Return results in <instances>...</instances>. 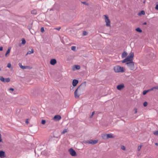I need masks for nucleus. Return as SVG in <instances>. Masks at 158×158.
<instances>
[{"label":"nucleus","mask_w":158,"mask_h":158,"mask_svg":"<svg viewBox=\"0 0 158 158\" xmlns=\"http://www.w3.org/2000/svg\"><path fill=\"white\" fill-rule=\"evenodd\" d=\"M135 30L139 33H141L142 32V30L139 27H137L135 29Z\"/></svg>","instance_id":"nucleus-22"},{"label":"nucleus","mask_w":158,"mask_h":158,"mask_svg":"<svg viewBox=\"0 0 158 158\" xmlns=\"http://www.w3.org/2000/svg\"><path fill=\"white\" fill-rule=\"evenodd\" d=\"M61 118V116L59 115H55L53 118V119L56 121H59L60 120Z\"/></svg>","instance_id":"nucleus-8"},{"label":"nucleus","mask_w":158,"mask_h":158,"mask_svg":"<svg viewBox=\"0 0 158 158\" xmlns=\"http://www.w3.org/2000/svg\"><path fill=\"white\" fill-rule=\"evenodd\" d=\"M0 80L2 82H5V78L2 76H0Z\"/></svg>","instance_id":"nucleus-23"},{"label":"nucleus","mask_w":158,"mask_h":158,"mask_svg":"<svg viewBox=\"0 0 158 158\" xmlns=\"http://www.w3.org/2000/svg\"><path fill=\"white\" fill-rule=\"evenodd\" d=\"M147 90H143V95H146L148 92H147Z\"/></svg>","instance_id":"nucleus-34"},{"label":"nucleus","mask_w":158,"mask_h":158,"mask_svg":"<svg viewBox=\"0 0 158 158\" xmlns=\"http://www.w3.org/2000/svg\"><path fill=\"white\" fill-rule=\"evenodd\" d=\"M81 3L84 4L86 6H88L89 5V4L88 3L86 2H81Z\"/></svg>","instance_id":"nucleus-33"},{"label":"nucleus","mask_w":158,"mask_h":158,"mask_svg":"<svg viewBox=\"0 0 158 158\" xmlns=\"http://www.w3.org/2000/svg\"><path fill=\"white\" fill-rule=\"evenodd\" d=\"M93 139H90L88 140H84L83 141V142L85 143H89V144H91V143H90V142H92V141H93Z\"/></svg>","instance_id":"nucleus-17"},{"label":"nucleus","mask_w":158,"mask_h":158,"mask_svg":"<svg viewBox=\"0 0 158 158\" xmlns=\"http://www.w3.org/2000/svg\"><path fill=\"white\" fill-rule=\"evenodd\" d=\"M53 10V8H52L51 9H50V11H51V10Z\"/></svg>","instance_id":"nucleus-55"},{"label":"nucleus","mask_w":158,"mask_h":158,"mask_svg":"<svg viewBox=\"0 0 158 158\" xmlns=\"http://www.w3.org/2000/svg\"><path fill=\"white\" fill-rule=\"evenodd\" d=\"M5 82H8L10 81V79L9 78H5Z\"/></svg>","instance_id":"nucleus-29"},{"label":"nucleus","mask_w":158,"mask_h":158,"mask_svg":"<svg viewBox=\"0 0 158 158\" xmlns=\"http://www.w3.org/2000/svg\"><path fill=\"white\" fill-rule=\"evenodd\" d=\"M98 140H93V141H92V143L91 142H90L89 143H91V144H95L96 143H98Z\"/></svg>","instance_id":"nucleus-20"},{"label":"nucleus","mask_w":158,"mask_h":158,"mask_svg":"<svg viewBox=\"0 0 158 158\" xmlns=\"http://www.w3.org/2000/svg\"><path fill=\"white\" fill-rule=\"evenodd\" d=\"M79 81L77 79H74L72 81V85L73 87H75L77 86V85L78 84Z\"/></svg>","instance_id":"nucleus-9"},{"label":"nucleus","mask_w":158,"mask_h":158,"mask_svg":"<svg viewBox=\"0 0 158 158\" xmlns=\"http://www.w3.org/2000/svg\"><path fill=\"white\" fill-rule=\"evenodd\" d=\"M150 89L151 91L154 90L155 89H158V86L153 87L152 88Z\"/></svg>","instance_id":"nucleus-24"},{"label":"nucleus","mask_w":158,"mask_h":158,"mask_svg":"<svg viewBox=\"0 0 158 158\" xmlns=\"http://www.w3.org/2000/svg\"><path fill=\"white\" fill-rule=\"evenodd\" d=\"M37 91H36V90H33V91L32 92H31V93L32 94H33V95H34V96H36V93Z\"/></svg>","instance_id":"nucleus-27"},{"label":"nucleus","mask_w":158,"mask_h":158,"mask_svg":"<svg viewBox=\"0 0 158 158\" xmlns=\"http://www.w3.org/2000/svg\"><path fill=\"white\" fill-rule=\"evenodd\" d=\"M134 53L131 52L127 57L122 61V63H127L133 61L134 57Z\"/></svg>","instance_id":"nucleus-2"},{"label":"nucleus","mask_w":158,"mask_h":158,"mask_svg":"<svg viewBox=\"0 0 158 158\" xmlns=\"http://www.w3.org/2000/svg\"><path fill=\"white\" fill-rule=\"evenodd\" d=\"M2 142V140L1 138V134H0V142Z\"/></svg>","instance_id":"nucleus-44"},{"label":"nucleus","mask_w":158,"mask_h":158,"mask_svg":"<svg viewBox=\"0 0 158 158\" xmlns=\"http://www.w3.org/2000/svg\"><path fill=\"white\" fill-rule=\"evenodd\" d=\"M60 28H61V27H58V28H55V29L59 31V30H60Z\"/></svg>","instance_id":"nucleus-46"},{"label":"nucleus","mask_w":158,"mask_h":158,"mask_svg":"<svg viewBox=\"0 0 158 158\" xmlns=\"http://www.w3.org/2000/svg\"><path fill=\"white\" fill-rule=\"evenodd\" d=\"M11 67V64H10V63H8L7 64V67L10 68Z\"/></svg>","instance_id":"nucleus-40"},{"label":"nucleus","mask_w":158,"mask_h":158,"mask_svg":"<svg viewBox=\"0 0 158 158\" xmlns=\"http://www.w3.org/2000/svg\"><path fill=\"white\" fill-rule=\"evenodd\" d=\"M6 157L5 152L2 151H0V157L1 158H3Z\"/></svg>","instance_id":"nucleus-11"},{"label":"nucleus","mask_w":158,"mask_h":158,"mask_svg":"<svg viewBox=\"0 0 158 158\" xmlns=\"http://www.w3.org/2000/svg\"><path fill=\"white\" fill-rule=\"evenodd\" d=\"M126 64L131 70H133L134 69V63L133 61L127 62Z\"/></svg>","instance_id":"nucleus-4"},{"label":"nucleus","mask_w":158,"mask_h":158,"mask_svg":"<svg viewBox=\"0 0 158 158\" xmlns=\"http://www.w3.org/2000/svg\"><path fill=\"white\" fill-rule=\"evenodd\" d=\"M107 137L108 139L109 138H114V136L110 134H107Z\"/></svg>","instance_id":"nucleus-16"},{"label":"nucleus","mask_w":158,"mask_h":158,"mask_svg":"<svg viewBox=\"0 0 158 158\" xmlns=\"http://www.w3.org/2000/svg\"><path fill=\"white\" fill-rule=\"evenodd\" d=\"M148 105V103L147 102H145L143 103V105L144 107H146Z\"/></svg>","instance_id":"nucleus-35"},{"label":"nucleus","mask_w":158,"mask_h":158,"mask_svg":"<svg viewBox=\"0 0 158 158\" xmlns=\"http://www.w3.org/2000/svg\"><path fill=\"white\" fill-rule=\"evenodd\" d=\"M88 34V33L87 32V31H83V35H84V36H85V35H87Z\"/></svg>","instance_id":"nucleus-32"},{"label":"nucleus","mask_w":158,"mask_h":158,"mask_svg":"<svg viewBox=\"0 0 158 158\" xmlns=\"http://www.w3.org/2000/svg\"><path fill=\"white\" fill-rule=\"evenodd\" d=\"M80 66L78 65H75L73 66V70H79L80 69Z\"/></svg>","instance_id":"nucleus-12"},{"label":"nucleus","mask_w":158,"mask_h":158,"mask_svg":"<svg viewBox=\"0 0 158 158\" xmlns=\"http://www.w3.org/2000/svg\"><path fill=\"white\" fill-rule=\"evenodd\" d=\"M32 26V23H30L29 24L28 26H27L28 29L30 31L31 28Z\"/></svg>","instance_id":"nucleus-21"},{"label":"nucleus","mask_w":158,"mask_h":158,"mask_svg":"<svg viewBox=\"0 0 158 158\" xmlns=\"http://www.w3.org/2000/svg\"><path fill=\"white\" fill-rule=\"evenodd\" d=\"M125 87V85L123 83H121L118 85L116 87L117 89L119 90H121Z\"/></svg>","instance_id":"nucleus-7"},{"label":"nucleus","mask_w":158,"mask_h":158,"mask_svg":"<svg viewBox=\"0 0 158 158\" xmlns=\"http://www.w3.org/2000/svg\"><path fill=\"white\" fill-rule=\"evenodd\" d=\"M46 122V121L45 120L42 119L41 121V123L43 125H44Z\"/></svg>","instance_id":"nucleus-30"},{"label":"nucleus","mask_w":158,"mask_h":158,"mask_svg":"<svg viewBox=\"0 0 158 158\" xmlns=\"http://www.w3.org/2000/svg\"><path fill=\"white\" fill-rule=\"evenodd\" d=\"M134 110H135V112L134 113L135 114L136 113H137V109H136V108H135L134 109Z\"/></svg>","instance_id":"nucleus-45"},{"label":"nucleus","mask_w":158,"mask_h":158,"mask_svg":"<svg viewBox=\"0 0 158 158\" xmlns=\"http://www.w3.org/2000/svg\"><path fill=\"white\" fill-rule=\"evenodd\" d=\"M147 90L148 91H147V92H150V91H151L150 90V89H148V90Z\"/></svg>","instance_id":"nucleus-53"},{"label":"nucleus","mask_w":158,"mask_h":158,"mask_svg":"<svg viewBox=\"0 0 158 158\" xmlns=\"http://www.w3.org/2000/svg\"><path fill=\"white\" fill-rule=\"evenodd\" d=\"M102 137L104 139H108V138H107V134H105L104 135H103L102 136Z\"/></svg>","instance_id":"nucleus-31"},{"label":"nucleus","mask_w":158,"mask_h":158,"mask_svg":"<svg viewBox=\"0 0 158 158\" xmlns=\"http://www.w3.org/2000/svg\"><path fill=\"white\" fill-rule=\"evenodd\" d=\"M127 55V53L126 52L124 51L122 54V57L123 58L126 57Z\"/></svg>","instance_id":"nucleus-14"},{"label":"nucleus","mask_w":158,"mask_h":158,"mask_svg":"<svg viewBox=\"0 0 158 158\" xmlns=\"http://www.w3.org/2000/svg\"><path fill=\"white\" fill-rule=\"evenodd\" d=\"M40 31L42 32H44V28L43 27H42L41 28Z\"/></svg>","instance_id":"nucleus-38"},{"label":"nucleus","mask_w":158,"mask_h":158,"mask_svg":"<svg viewBox=\"0 0 158 158\" xmlns=\"http://www.w3.org/2000/svg\"><path fill=\"white\" fill-rule=\"evenodd\" d=\"M73 89H74V87L73 86H71L70 88V89L71 90H73Z\"/></svg>","instance_id":"nucleus-49"},{"label":"nucleus","mask_w":158,"mask_h":158,"mask_svg":"<svg viewBox=\"0 0 158 158\" xmlns=\"http://www.w3.org/2000/svg\"><path fill=\"white\" fill-rule=\"evenodd\" d=\"M57 63L56 60L55 59H52L50 60V64L52 65H54Z\"/></svg>","instance_id":"nucleus-10"},{"label":"nucleus","mask_w":158,"mask_h":158,"mask_svg":"<svg viewBox=\"0 0 158 158\" xmlns=\"http://www.w3.org/2000/svg\"><path fill=\"white\" fill-rule=\"evenodd\" d=\"M37 11L36 10H32L31 13L32 14L36 15L37 14Z\"/></svg>","instance_id":"nucleus-26"},{"label":"nucleus","mask_w":158,"mask_h":158,"mask_svg":"<svg viewBox=\"0 0 158 158\" xmlns=\"http://www.w3.org/2000/svg\"><path fill=\"white\" fill-rule=\"evenodd\" d=\"M145 2H146L145 0H144V1L143 2V3H145Z\"/></svg>","instance_id":"nucleus-56"},{"label":"nucleus","mask_w":158,"mask_h":158,"mask_svg":"<svg viewBox=\"0 0 158 158\" xmlns=\"http://www.w3.org/2000/svg\"><path fill=\"white\" fill-rule=\"evenodd\" d=\"M1 70V68H0V71Z\"/></svg>","instance_id":"nucleus-58"},{"label":"nucleus","mask_w":158,"mask_h":158,"mask_svg":"<svg viewBox=\"0 0 158 158\" xmlns=\"http://www.w3.org/2000/svg\"><path fill=\"white\" fill-rule=\"evenodd\" d=\"M147 24V23L146 22H144L142 24L143 25H146Z\"/></svg>","instance_id":"nucleus-51"},{"label":"nucleus","mask_w":158,"mask_h":158,"mask_svg":"<svg viewBox=\"0 0 158 158\" xmlns=\"http://www.w3.org/2000/svg\"><path fill=\"white\" fill-rule=\"evenodd\" d=\"M14 90V89L13 88H10L9 89V90H11V91H13Z\"/></svg>","instance_id":"nucleus-43"},{"label":"nucleus","mask_w":158,"mask_h":158,"mask_svg":"<svg viewBox=\"0 0 158 158\" xmlns=\"http://www.w3.org/2000/svg\"><path fill=\"white\" fill-rule=\"evenodd\" d=\"M26 40L24 38H22V43H21L23 45H24L26 44Z\"/></svg>","instance_id":"nucleus-25"},{"label":"nucleus","mask_w":158,"mask_h":158,"mask_svg":"<svg viewBox=\"0 0 158 158\" xmlns=\"http://www.w3.org/2000/svg\"><path fill=\"white\" fill-rule=\"evenodd\" d=\"M153 134L156 135H158V130L154 132Z\"/></svg>","instance_id":"nucleus-37"},{"label":"nucleus","mask_w":158,"mask_h":158,"mask_svg":"<svg viewBox=\"0 0 158 158\" xmlns=\"http://www.w3.org/2000/svg\"><path fill=\"white\" fill-rule=\"evenodd\" d=\"M86 83V81L83 82L76 89L74 93V97L76 98L79 97L81 94H79V93L83 92L85 90Z\"/></svg>","instance_id":"nucleus-1"},{"label":"nucleus","mask_w":158,"mask_h":158,"mask_svg":"<svg viewBox=\"0 0 158 158\" xmlns=\"http://www.w3.org/2000/svg\"><path fill=\"white\" fill-rule=\"evenodd\" d=\"M3 47L2 46L0 47V51H2L3 50Z\"/></svg>","instance_id":"nucleus-48"},{"label":"nucleus","mask_w":158,"mask_h":158,"mask_svg":"<svg viewBox=\"0 0 158 158\" xmlns=\"http://www.w3.org/2000/svg\"><path fill=\"white\" fill-rule=\"evenodd\" d=\"M145 14V12L144 10H142L139 13L138 15H144Z\"/></svg>","instance_id":"nucleus-18"},{"label":"nucleus","mask_w":158,"mask_h":158,"mask_svg":"<svg viewBox=\"0 0 158 158\" xmlns=\"http://www.w3.org/2000/svg\"><path fill=\"white\" fill-rule=\"evenodd\" d=\"M94 113H95L94 111L93 112H92V114L90 117H91L92 116L94 115Z\"/></svg>","instance_id":"nucleus-50"},{"label":"nucleus","mask_w":158,"mask_h":158,"mask_svg":"<svg viewBox=\"0 0 158 158\" xmlns=\"http://www.w3.org/2000/svg\"><path fill=\"white\" fill-rule=\"evenodd\" d=\"M19 65L20 67V68L23 69H25L27 68L28 67L27 66H23L22 65L21 63H19Z\"/></svg>","instance_id":"nucleus-13"},{"label":"nucleus","mask_w":158,"mask_h":158,"mask_svg":"<svg viewBox=\"0 0 158 158\" xmlns=\"http://www.w3.org/2000/svg\"><path fill=\"white\" fill-rule=\"evenodd\" d=\"M155 9L156 10H158V4H157L156 5V6L155 7Z\"/></svg>","instance_id":"nucleus-42"},{"label":"nucleus","mask_w":158,"mask_h":158,"mask_svg":"<svg viewBox=\"0 0 158 158\" xmlns=\"http://www.w3.org/2000/svg\"><path fill=\"white\" fill-rule=\"evenodd\" d=\"M54 137H56V138H57V137H55L54 136Z\"/></svg>","instance_id":"nucleus-57"},{"label":"nucleus","mask_w":158,"mask_h":158,"mask_svg":"<svg viewBox=\"0 0 158 158\" xmlns=\"http://www.w3.org/2000/svg\"><path fill=\"white\" fill-rule=\"evenodd\" d=\"M142 147V145H140L138 146V151H140L141 148Z\"/></svg>","instance_id":"nucleus-39"},{"label":"nucleus","mask_w":158,"mask_h":158,"mask_svg":"<svg viewBox=\"0 0 158 158\" xmlns=\"http://www.w3.org/2000/svg\"><path fill=\"white\" fill-rule=\"evenodd\" d=\"M76 47L75 46H73L71 47V49L73 51H75L76 50Z\"/></svg>","instance_id":"nucleus-36"},{"label":"nucleus","mask_w":158,"mask_h":158,"mask_svg":"<svg viewBox=\"0 0 158 158\" xmlns=\"http://www.w3.org/2000/svg\"><path fill=\"white\" fill-rule=\"evenodd\" d=\"M22 44L21 43H20L19 44V47H21Z\"/></svg>","instance_id":"nucleus-52"},{"label":"nucleus","mask_w":158,"mask_h":158,"mask_svg":"<svg viewBox=\"0 0 158 158\" xmlns=\"http://www.w3.org/2000/svg\"><path fill=\"white\" fill-rule=\"evenodd\" d=\"M155 144L157 146H158V143H155Z\"/></svg>","instance_id":"nucleus-54"},{"label":"nucleus","mask_w":158,"mask_h":158,"mask_svg":"<svg viewBox=\"0 0 158 158\" xmlns=\"http://www.w3.org/2000/svg\"><path fill=\"white\" fill-rule=\"evenodd\" d=\"M10 49H11L10 47H9L8 48V49H7V51H6V54H5L6 57H7V55L9 54L10 53Z\"/></svg>","instance_id":"nucleus-15"},{"label":"nucleus","mask_w":158,"mask_h":158,"mask_svg":"<svg viewBox=\"0 0 158 158\" xmlns=\"http://www.w3.org/2000/svg\"><path fill=\"white\" fill-rule=\"evenodd\" d=\"M34 51L33 49H32L31 50V51H29L26 54V55H27L28 54H31V53H34Z\"/></svg>","instance_id":"nucleus-19"},{"label":"nucleus","mask_w":158,"mask_h":158,"mask_svg":"<svg viewBox=\"0 0 158 158\" xmlns=\"http://www.w3.org/2000/svg\"><path fill=\"white\" fill-rule=\"evenodd\" d=\"M25 123H26L27 124L29 123V121H28V119H27L26 121H25Z\"/></svg>","instance_id":"nucleus-47"},{"label":"nucleus","mask_w":158,"mask_h":158,"mask_svg":"<svg viewBox=\"0 0 158 158\" xmlns=\"http://www.w3.org/2000/svg\"><path fill=\"white\" fill-rule=\"evenodd\" d=\"M104 16L105 17V21L106 23V25L107 27L110 26V21L109 18L106 15H104Z\"/></svg>","instance_id":"nucleus-6"},{"label":"nucleus","mask_w":158,"mask_h":158,"mask_svg":"<svg viewBox=\"0 0 158 158\" xmlns=\"http://www.w3.org/2000/svg\"><path fill=\"white\" fill-rule=\"evenodd\" d=\"M69 152L70 154L73 156H77V154L73 148H70L69 149Z\"/></svg>","instance_id":"nucleus-5"},{"label":"nucleus","mask_w":158,"mask_h":158,"mask_svg":"<svg viewBox=\"0 0 158 158\" xmlns=\"http://www.w3.org/2000/svg\"><path fill=\"white\" fill-rule=\"evenodd\" d=\"M114 69L115 73H123L124 71V69L123 67L118 66L114 67Z\"/></svg>","instance_id":"nucleus-3"},{"label":"nucleus","mask_w":158,"mask_h":158,"mask_svg":"<svg viewBox=\"0 0 158 158\" xmlns=\"http://www.w3.org/2000/svg\"><path fill=\"white\" fill-rule=\"evenodd\" d=\"M67 132V129H64L63 131L61 132V134H63Z\"/></svg>","instance_id":"nucleus-28"},{"label":"nucleus","mask_w":158,"mask_h":158,"mask_svg":"<svg viewBox=\"0 0 158 158\" xmlns=\"http://www.w3.org/2000/svg\"><path fill=\"white\" fill-rule=\"evenodd\" d=\"M121 149L123 150H125L126 149V148L124 146H123L121 147Z\"/></svg>","instance_id":"nucleus-41"}]
</instances>
